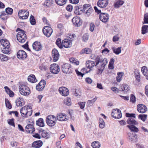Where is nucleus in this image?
I'll list each match as a JSON object with an SVG mask.
<instances>
[{
	"label": "nucleus",
	"instance_id": "1",
	"mask_svg": "<svg viewBox=\"0 0 148 148\" xmlns=\"http://www.w3.org/2000/svg\"><path fill=\"white\" fill-rule=\"evenodd\" d=\"M95 62L94 61L88 60L86 62V66L88 70L86 68H83L82 71L84 73H86L89 72L92 70L91 68L94 66L99 67L97 73L101 74L103 72L105 68V66L107 64L108 61L106 58L100 59L99 57H97L96 58Z\"/></svg>",
	"mask_w": 148,
	"mask_h": 148
},
{
	"label": "nucleus",
	"instance_id": "2",
	"mask_svg": "<svg viewBox=\"0 0 148 148\" xmlns=\"http://www.w3.org/2000/svg\"><path fill=\"white\" fill-rule=\"evenodd\" d=\"M20 111L21 114L23 117L27 118L32 115V110L30 106H25L21 108Z\"/></svg>",
	"mask_w": 148,
	"mask_h": 148
},
{
	"label": "nucleus",
	"instance_id": "3",
	"mask_svg": "<svg viewBox=\"0 0 148 148\" xmlns=\"http://www.w3.org/2000/svg\"><path fill=\"white\" fill-rule=\"evenodd\" d=\"M16 31L18 32L17 34V38L18 42L21 43H24L27 39L26 35L24 31L18 28Z\"/></svg>",
	"mask_w": 148,
	"mask_h": 148
},
{
	"label": "nucleus",
	"instance_id": "4",
	"mask_svg": "<svg viewBox=\"0 0 148 148\" xmlns=\"http://www.w3.org/2000/svg\"><path fill=\"white\" fill-rule=\"evenodd\" d=\"M19 90L20 94L24 96H28L30 93L29 88L25 84L21 85L19 87Z\"/></svg>",
	"mask_w": 148,
	"mask_h": 148
},
{
	"label": "nucleus",
	"instance_id": "5",
	"mask_svg": "<svg viewBox=\"0 0 148 148\" xmlns=\"http://www.w3.org/2000/svg\"><path fill=\"white\" fill-rule=\"evenodd\" d=\"M46 121L47 124L49 126H54L57 122L56 117L53 115H49L47 117Z\"/></svg>",
	"mask_w": 148,
	"mask_h": 148
},
{
	"label": "nucleus",
	"instance_id": "6",
	"mask_svg": "<svg viewBox=\"0 0 148 148\" xmlns=\"http://www.w3.org/2000/svg\"><path fill=\"white\" fill-rule=\"evenodd\" d=\"M126 115L127 117H130L127 121V122L128 124H130V125H136L138 124L137 122L133 118H135V114H130L126 113Z\"/></svg>",
	"mask_w": 148,
	"mask_h": 148
},
{
	"label": "nucleus",
	"instance_id": "7",
	"mask_svg": "<svg viewBox=\"0 0 148 148\" xmlns=\"http://www.w3.org/2000/svg\"><path fill=\"white\" fill-rule=\"evenodd\" d=\"M75 34H72V38H70L71 40H70L69 39H65L62 41V43L63 46L66 48H70L71 47L72 45V41L74 38Z\"/></svg>",
	"mask_w": 148,
	"mask_h": 148
},
{
	"label": "nucleus",
	"instance_id": "8",
	"mask_svg": "<svg viewBox=\"0 0 148 148\" xmlns=\"http://www.w3.org/2000/svg\"><path fill=\"white\" fill-rule=\"evenodd\" d=\"M29 15V12L25 10H20L18 12L19 18L21 19H25L27 18Z\"/></svg>",
	"mask_w": 148,
	"mask_h": 148
},
{
	"label": "nucleus",
	"instance_id": "9",
	"mask_svg": "<svg viewBox=\"0 0 148 148\" xmlns=\"http://www.w3.org/2000/svg\"><path fill=\"white\" fill-rule=\"evenodd\" d=\"M62 72L66 74L72 72V69L69 64L66 63L62 65L61 68Z\"/></svg>",
	"mask_w": 148,
	"mask_h": 148
},
{
	"label": "nucleus",
	"instance_id": "10",
	"mask_svg": "<svg viewBox=\"0 0 148 148\" xmlns=\"http://www.w3.org/2000/svg\"><path fill=\"white\" fill-rule=\"evenodd\" d=\"M43 33L47 37H50L53 32L52 29L50 27L46 26L42 30Z\"/></svg>",
	"mask_w": 148,
	"mask_h": 148
},
{
	"label": "nucleus",
	"instance_id": "11",
	"mask_svg": "<svg viewBox=\"0 0 148 148\" xmlns=\"http://www.w3.org/2000/svg\"><path fill=\"white\" fill-rule=\"evenodd\" d=\"M51 72L54 74H58L60 71L59 66L56 64H51L50 67Z\"/></svg>",
	"mask_w": 148,
	"mask_h": 148
},
{
	"label": "nucleus",
	"instance_id": "12",
	"mask_svg": "<svg viewBox=\"0 0 148 148\" xmlns=\"http://www.w3.org/2000/svg\"><path fill=\"white\" fill-rule=\"evenodd\" d=\"M100 20L103 23L107 22L108 21L109 15L106 13H101L99 15Z\"/></svg>",
	"mask_w": 148,
	"mask_h": 148
},
{
	"label": "nucleus",
	"instance_id": "13",
	"mask_svg": "<svg viewBox=\"0 0 148 148\" xmlns=\"http://www.w3.org/2000/svg\"><path fill=\"white\" fill-rule=\"evenodd\" d=\"M56 118L58 120L61 121H66L68 120V117L64 113H60L57 114Z\"/></svg>",
	"mask_w": 148,
	"mask_h": 148
},
{
	"label": "nucleus",
	"instance_id": "14",
	"mask_svg": "<svg viewBox=\"0 0 148 148\" xmlns=\"http://www.w3.org/2000/svg\"><path fill=\"white\" fill-rule=\"evenodd\" d=\"M111 115L116 119L120 118L122 116L121 111L119 109H116L112 112Z\"/></svg>",
	"mask_w": 148,
	"mask_h": 148
},
{
	"label": "nucleus",
	"instance_id": "15",
	"mask_svg": "<svg viewBox=\"0 0 148 148\" xmlns=\"http://www.w3.org/2000/svg\"><path fill=\"white\" fill-rule=\"evenodd\" d=\"M59 92L62 95L66 96L69 94V90L65 87H61L59 88Z\"/></svg>",
	"mask_w": 148,
	"mask_h": 148
},
{
	"label": "nucleus",
	"instance_id": "16",
	"mask_svg": "<svg viewBox=\"0 0 148 148\" xmlns=\"http://www.w3.org/2000/svg\"><path fill=\"white\" fill-rule=\"evenodd\" d=\"M137 108L138 111L141 113H145L147 110V107L142 104H138L137 106Z\"/></svg>",
	"mask_w": 148,
	"mask_h": 148
},
{
	"label": "nucleus",
	"instance_id": "17",
	"mask_svg": "<svg viewBox=\"0 0 148 148\" xmlns=\"http://www.w3.org/2000/svg\"><path fill=\"white\" fill-rule=\"evenodd\" d=\"M83 10L85 14H87L88 15L92 12V8L91 7L90 5L88 4H85L83 7Z\"/></svg>",
	"mask_w": 148,
	"mask_h": 148
},
{
	"label": "nucleus",
	"instance_id": "18",
	"mask_svg": "<svg viewBox=\"0 0 148 148\" xmlns=\"http://www.w3.org/2000/svg\"><path fill=\"white\" fill-rule=\"evenodd\" d=\"M17 58L22 60H24L27 57L26 53L24 51L20 50L17 53Z\"/></svg>",
	"mask_w": 148,
	"mask_h": 148
},
{
	"label": "nucleus",
	"instance_id": "19",
	"mask_svg": "<svg viewBox=\"0 0 148 148\" xmlns=\"http://www.w3.org/2000/svg\"><path fill=\"white\" fill-rule=\"evenodd\" d=\"M46 85V82L44 80H42L36 86V89L38 91H41L44 88Z\"/></svg>",
	"mask_w": 148,
	"mask_h": 148
},
{
	"label": "nucleus",
	"instance_id": "20",
	"mask_svg": "<svg viewBox=\"0 0 148 148\" xmlns=\"http://www.w3.org/2000/svg\"><path fill=\"white\" fill-rule=\"evenodd\" d=\"M72 22L75 26L79 27L82 24V22L79 17L76 16L72 19Z\"/></svg>",
	"mask_w": 148,
	"mask_h": 148
},
{
	"label": "nucleus",
	"instance_id": "21",
	"mask_svg": "<svg viewBox=\"0 0 148 148\" xmlns=\"http://www.w3.org/2000/svg\"><path fill=\"white\" fill-rule=\"evenodd\" d=\"M59 55V52L56 49L53 50L52 51V56L53 61L56 62L58 60Z\"/></svg>",
	"mask_w": 148,
	"mask_h": 148
},
{
	"label": "nucleus",
	"instance_id": "22",
	"mask_svg": "<svg viewBox=\"0 0 148 148\" xmlns=\"http://www.w3.org/2000/svg\"><path fill=\"white\" fill-rule=\"evenodd\" d=\"M108 0H99L97 2V5L100 8H104L108 5Z\"/></svg>",
	"mask_w": 148,
	"mask_h": 148
},
{
	"label": "nucleus",
	"instance_id": "23",
	"mask_svg": "<svg viewBox=\"0 0 148 148\" xmlns=\"http://www.w3.org/2000/svg\"><path fill=\"white\" fill-rule=\"evenodd\" d=\"M33 49L36 51H39L42 50V46L40 42H35L33 44Z\"/></svg>",
	"mask_w": 148,
	"mask_h": 148
},
{
	"label": "nucleus",
	"instance_id": "24",
	"mask_svg": "<svg viewBox=\"0 0 148 148\" xmlns=\"http://www.w3.org/2000/svg\"><path fill=\"white\" fill-rule=\"evenodd\" d=\"M33 126L31 124L27 125L25 127V131L28 133H32L35 131Z\"/></svg>",
	"mask_w": 148,
	"mask_h": 148
},
{
	"label": "nucleus",
	"instance_id": "25",
	"mask_svg": "<svg viewBox=\"0 0 148 148\" xmlns=\"http://www.w3.org/2000/svg\"><path fill=\"white\" fill-rule=\"evenodd\" d=\"M0 43H1V45L3 46V48L10 47V44L9 41L6 39L0 40Z\"/></svg>",
	"mask_w": 148,
	"mask_h": 148
},
{
	"label": "nucleus",
	"instance_id": "26",
	"mask_svg": "<svg viewBox=\"0 0 148 148\" xmlns=\"http://www.w3.org/2000/svg\"><path fill=\"white\" fill-rule=\"evenodd\" d=\"M42 143L41 140L36 141L34 142L32 144V146L35 148H39L42 146Z\"/></svg>",
	"mask_w": 148,
	"mask_h": 148
},
{
	"label": "nucleus",
	"instance_id": "27",
	"mask_svg": "<svg viewBox=\"0 0 148 148\" xmlns=\"http://www.w3.org/2000/svg\"><path fill=\"white\" fill-rule=\"evenodd\" d=\"M16 103L17 106H21L24 104V101L22 98L19 97L16 100Z\"/></svg>",
	"mask_w": 148,
	"mask_h": 148
},
{
	"label": "nucleus",
	"instance_id": "28",
	"mask_svg": "<svg viewBox=\"0 0 148 148\" xmlns=\"http://www.w3.org/2000/svg\"><path fill=\"white\" fill-rule=\"evenodd\" d=\"M141 71L143 74L148 80V68L146 66H143L141 68Z\"/></svg>",
	"mask_w": 148,
	"mask_h": 148
},
{
	"label": "nucleus",
	"instance_id": "29",
	"mask_svg": "<svg viewBox=\"0 0 148 148\" xmlns=\"http://www.w3.org/2000/svg\"><path fill=\"white\" fill-rule=\"evenodd\" d=\"M121 88L122 90L125 92H127L130 90V88L129 86L127 84H123L121 86Z\"/></svg>",
	"mask_w": 148,
	"mask_h": 148
},
{
	"label": "nucleus",
	"instance_id": "30",
	"mask_svg": "<svg viewBox=\"0 0 148 148\" xmlns=\"http://www.w3.org/2000/svg\"><path fill=\"white\" fill-rule=\"evenodd\" d=\"M124 3L122 0H118L114 4V6L115 8H118L121 6Z\"/></svg>",
	"mask_w": 148,
	"mask_h": 148
},
{
	"label": "nucleus",
	"instance_id": "31",
	"mask_svg": "<svg viewBox=\"0 0 148 148\" xmlns=\"http://www.w3.org/2000/svg\"><path fill=\"white\" fill-rule=\"evenodd\" d=\"M101 144L98 141H95L91 144V146L93 148H99L101 147Z\"/></svg>",
	"mask_w": 148,
	"mask_h": 148
},
{
	"label": "nucleus",
	"instance_id": "32",
	"mask_svg": "<svg viewBox=\"0 0 148 148\" xmlns=\"http://www.w3.org/2000/svg\"><path fill=\"white\" fill-rule=\"evenodd\" d=\"M127 127L129 128L131 131L138 132V128L135 127L134 125H127Z\"/></svg>",
	"mask_w": 148,
	"mask_h": 148
},
{
	"label": "nucleus",
	"instance_id": "33",
	"mask_svg": "<svg viewBox=\"0 0 148 148\" xmlns=\"http://www.w3.org/2000/svg\"><path fill=\"white\" fill-rule=\"evenodd\" d=\"M121 47L116 48L114 47H112V50L114 52L116 55H119L121 52Z\"/></svg>",
	"mask_w": 148,
	"mask_h": 148
},
{
	"label": "nucleus",
	"instance_id": "34",
	"mask_svg": "<svg viewBox=\"0 0 148 148\" xmlns=\"http://www.w3.org/2000/svg\"><path fill=\"white\" fill-rule=\"evenodd\" d=\"M36 124L38 125L41 127H43L45 125L43 120L42 118H39L36 121Z\"/></svg>",
	"mask_w": 148,
	"mask_h": 148
},
{
	"label": "nucleus",
	"instance_id": "35",
	"mask_svg": "<svg viewBox=\"0 0 148 148\" xmlns=\"http://www.w3.org/2000/svg\"><path fill=\"white\" fill-rule=\"evenodd\" d=\"M28 80L29 82L32 83L35 82L37 81L35 76L34 75H32L29 76L28 77Z\"/></svg>",
	"mask_w": 148,
	"mask_h": 148
},
{
	"label": "nucleus",
	"instance_id": "36",
	"mask_svg": "<svg viewBox=\"0 0 148 148\" xmlns=\"http://www.w3.org/2000/svg\"><path fill=\"white\" fill-rule=\"evenodd\" d=\"M4 88L5 92L9 95L10 97H12L14 96V94L13 92L8 87L5 86L4 87Z\"/></svg>",
	"mask_w": 148,
	"mask_h": 148
},
{
	"label": "nucleus",
	"instance_id": "37",
	"mask_svg": "<svg viewBox=\"0 0 148 148\" xmlns=\"http://www.w3.org/2000/svg\"><path fill=\"white\" fill-rule=\"evenodd\" d=\"M105 126V123L103 119L100 118L99 119V127L101 129H103Z\"/></svg>",
	"mask_w": 148,
	"mask_h": 148
},
{
	"label": "nucleus",
	"instance_id": "38",
	"mask_svg": "<svg viewBox=\"0 0 148 148\" xmlns=\"http://www.w3.org/2000/svg\"><path fill=\"white\" fill-rule=\"evenodd\" d=\"M142 34H144L148 32V25H144L142 27Z\"/></svg>",
	"mask_w": 148,
	"mask_h": 148
},
{
	"label": "nucleus",
	"instance_id": "39",
	"mask_svg": "<svg viewBox=\"0 0 148 148\" xmlns=\"http://www.w3.org/2000/svg\"><path fill=\"white\" fill-rule=\"evenodd\" d=\"M92 52V50L88 48H85L84 49H83L81 52L82 53H86L87 54H90Z\"/></svg>",
	"mask_w": 148,
	"mask_h": 148
},
{
	"label": "nucleus",
	"instance_id": "40",
	"mask_svg": "<svg viewBox=\"0 0 148 148\" xmlns=\"http://www.w3.org/2000/svg\"><path fill=\"white\" fill-rule=\"evenodd\" d=\"M114 62V60L113 58H112L110 59L108 65V67L109 69H114L113 64Z\"/></svg>",
	"mask_w": 148,
	"mask_h": 148
},
{
	"label": "nucleus",
	"instance_id": "41",
	"mask_svg": "<svg viewBox=\"0 0 148 148\" xmlns=\"http://www.w3.org/2000/svg\"><path fill=\"white\" fill-rule=\"evenodd\" d=\"M129 139L131 141L136 140V135L134 134L128 133V134Z\"/></svg>",
	"mask_w": 148,
	"mask_h": 148
},
{
	"label": "nucleus",
	"instance_id": "42",
	"mask_svg": "<svg viewBox=\"0 0 148 148\" xmlns=\"http://www.w3.org/2000/svg\"><path fill=\"white\" fill-rule=\"evenodd\" d=\"M52 0H47L44 2V4L48 7H50L53 4Z\"/></svg>",
	"mask_w": 148,
	"mask_h": 148
},
{
	"label": "nucleus",
	"instance_id": "43",
	"mask_svg": "<svg viewBox=\"0 0 148 148\" xmlns=\"http://www.w3.org/2000/svg\"><path fill=\"white\" fill-rule=\"evenodd\" d=\"M56 3L60 5H63L66 3V0H55Z\"/></svg>",
	"mask_w": 148,
	"mask_h": 148
},
{
	"label": "nucleus",
	"instance_id": "44",
	"mask_svg": "<svg viewBox=\"0 0 148 148\" xmlns=\"http://www.w3.org/2000/svg\"><path fill=\"white\" fill-rule=\"evenodd\" d=\"M64 103L67 106H70L71 104V99L68 97L66 98L64 100Z\"/></svg>",
	"mask_w": 148,
	"mask_h": 148
},
{
	"label": "nucleus",
	"instance_id": "45",
	"mask_svg": "<svg viewBox=\"0 0 148 148\" xmlns=\"http://www.w3.org/2000/svg\"><path fill=\"white\" fill-rule=\"evenodd\" d=\"M123 74L122 73H118V76L116 77V79L118 82H119L121 80Z\"/></svg>",
	"mask_w": 148,
	"mask_h": 148
},
{
	"label": "nucleus",
	"instance_id": "46",
	"mask_svg": "<svg viewBox=\"0 0 148 148\" xmlns=\"http://www.w3.org/2000/svg\"><path fill=\"white\" fill-rule=\"evenodd\" d=\"M8 14H6L5 12H2L0 16V18L3 20H5L7 19Z\"/></svg>",
	"mask_w": 148,
	"mask_h": 148
},
{
	"label": "nucleus",
	"instance_id": "47",
	"mask_svg": "<svg viewBox=\"0 0 148 148\" xmlns=\"http://www.w3.org/2000/svg\"><path fill=\"white\" fill-rule=\"evenodd\" d=\"M8 59V58L7 56L3 54H0V61L1 62H4L7 61Z\"/></svg>",
	"mask_w": 148,
	"mask_h": 148
},
{
	"label": "nucleus",
	"instance_id": "48",
	"mask_svg": "<svg viewBox=\"0 0 148 148\" xmlns=\"http://www.w3.org/2000/svg\"><path fill=\"white\" fill-rule=\"evenodd\" d=\"M56 44L57 45L58 47L60 48H62V43H61V40L60 38H58L56 42Z\"/></svg>",
	"mask_w": 148,
	"mask_h": 148
},
{
	"label": "nucleus",
	"instance_id": "49",
	"mask_svg": "<svg viewBox=\"0 0 148 148\" xmlns=\"http://www.w3.org/2000/svg\"><path fill=\"white\" fill-rule=\"evenodd\" d=\"M70 61L72 63H74L76 65L79 64V62L77 60H75L74 58H71L69 59Z\"/></svg>",
	"mask_w": 148,
	"mask_h": 148
},
{
	"label": "nucleus",
	"instance_id": "50",
	"mask_svg": "<svg viewBox=\"0 0 148 148\" xmlns=\"http://www.w3.org/2000/svg\"><path fill=\"white\" fill-rule=\"evenodd\" d=\"M5 102L6 107L9 109H11L12 108V106L8 100L5 99Z\"/></svg>",
	"mask_w": 148,
	"mask_h": 148
},
{
	"label": "nucleus",
	"instance_id": "51",
	"mask_svg": "<svg viewBox=\"0 0 148 148\" xmlns=\"http://www.w3.org/2000/svg\"><path fill=\"white\" fill-rule=\"evenodd\" d=\"M5 12L8 15H11L12 13L13 9L12 8H6Z\"/></svg>",
	"mask_w": 148,
	"mask_h": 148
},
{
	"label": "nucleus",
	"instance_id": "52",
	"mask_svg": "<svg viewBox=\"0 0 148 148\" xmlns=\"http://www.w3.org/2000/svg\"><path fill=\"white\" fill-rule=\"evenodd\" d=\"M30 22L31 24L32 25H34L36 23L35 20L34 16L32 15H31L30 18Z\"/></svg>",
	"mask_w": 148,
	"mask_h": 148
},
{
	"label": "nucleus",
	"instance_id": "53",
	"mask_svg": "<svg viewBox=\"0 0 148 148\" xmlns=\"http://www.w3.org/2000/svg\"><path fill=\"white\" fill-rule=\"evenodd\" d=\"M10 47H4L3 48V49L2 50V52L5 54H8L10 53V51L9 50Z\"/></svg>",
	"mask_w": 148,
	"mask_h": 148
},
{
	"label": "nucleus",
	"instance_id": "54",
	"mask_svg": "<svg viewBox=\"0 0 148 148\" xmlns=\"http://www.w3.org/2000/svg\"><path fill=\"white\" fill-rule=\"evenodd\" d=\"M138 117L140 119L142 120L145 121L147 119V115L145 114H140L138 115Z\"/></svg>",
	"mask_w": 148,
	"mask_h": 148
},
{
	"label": "nucleus",
	"instance_id": "55",
	"mask_svg": "<svg viewBox=\"0 0 148 148\" xmlns=\"http://www.w3.org/2000/svg\"><path fill=\"white\" fill-rule=\"evenodd\" d=\"M144 23L143 22V24L148 23V13H147L145 14L144 16Z\"/></svg>",
	"mask_w": 148,
	"mask_h": 148
},
{
	"label": "nucleus",
	"instance_id": "56",
	"mask_svg": "<svg viewBox=\"0 0 148 148\" xmlns=\"http://www.w3.org/2000/svg\"><path fill=\"white\" fill-rule=\"evenodd\" d=\"M135 76L136 79L139 82L140 80V75L139 73L136 72L135 73Z\"/></svg>",
	"mask_w": 148,
	"mask_h": 148
},
{
	"label": "nucleus",
	"instance_id": "57",
	"mask_svg": "<svg viewBox=\"0 0 148 148\" xmlns=\"http://www.w3.org/2000/svg\"><path fill=\"white\" fill-rule=\"evenodd\" d=\"M86 102H79L78 103V104L79 105L80 108L82 109L84 108L85 106Z\"/></svg>",
	"mask_w": 148,
	"mask_h": 148
},
{
	"label": "nucleus",
	"instance_id": "58",
	"mask_svg": "<svg viewBox=\"0 0 148 148\" xmlns=\"http://www.w3.org/2000/svg\"><path fill=\"white\" fill-rule=\"evenodd\" d=\"M39 68L42 70L46 71L48 69V67L46 66L42 65L39 67Z\"/></svg>",
	"mask_w": 148,
	"mask_h": 148
},
{
	"label": "nucleus",
	"instance_id": "59",
	"mask_svg": "<svg viewBox=\"0 0 148 148\" xmlns=\"http://www.w3.org/2000/svg\"><path fill=\"white\" fill-rule=\"evenodd\" d=\"M136 100V99L135 96L132 94L131 95L130 100L133 103H134Z\"/></svg>",
	"mask_w": 148,
	"mask_h": 148
},
{
	"label": "nucleus",
	"instance_id": "60",
	"mask_svg": "<svg viewBox=\"0 0 148 148\" xmlns=\"http://www.w3.org/2000/svg\"><path fill=\"white\" fill-rule=\"evenodd\" d=\"M41 134L43 138H45L47 136V132L44 130H42Z\"/></svg>",
	"mask_w": 148,
	"mask_h": 148
},
{
	"label": "nucleus",
	"instance_id": "61",
	"mask_svg": "<svg viewBox=\"0 0 148 148\" xmlns=\"http://www.w3.org/2000/svg\"><path fill=\"white\" fill-rule=\"evenodd\" d=\"M95 26L93 23H91L90 24V30L91 32H93L94 30Z\"/></svg>",
	"mask_w": 148,
	"mask_h": 148
},
{
	"label": "nucleus",
	"instance_id": "62",
	"mask_svg": "<svg viewBox=\"0 0 148 148\" xmlns=\"http://www.w3.org/2000/svg\"><path fill=\"white\" fill-rule=\"evenodd\" d=\"M112 90L116 93H119V89L115 87H112L111 88Z\"/></svg>",
	"mask_w": 148,
	"mask_h": 148
},
{
	"label": "nucleus",
	"instance_id": "63",
	"mask_svg": "<svg viewBox=\"0 0 148 148\" xmlns=\"http://www.w3.org/2000/svg\"><path fill=\"white\" fill-rule=\"evenodd\" d=\"M119 39V38L117 36H115L113 37L112 40L114 42H115L118 41Z\"/></svg>",
	"mask_w": 148,
	"mask_h": 148
},
{
	"label": "nucleus",
	"instance_id": "64",
	"mask_svg": "<svg viewBox=\"0 0 148 148\" xmlns=\"http://www.w3.org/2000/svg\"><path fill=\"white\" fill-rule=\"evenodd\" d=\"M86 82L89 84H91L92 82V80L90 77H87L85 79Z\"/></svg>",
	"mask_w": 148,
	"mask_h": 148
}]
</instances>
